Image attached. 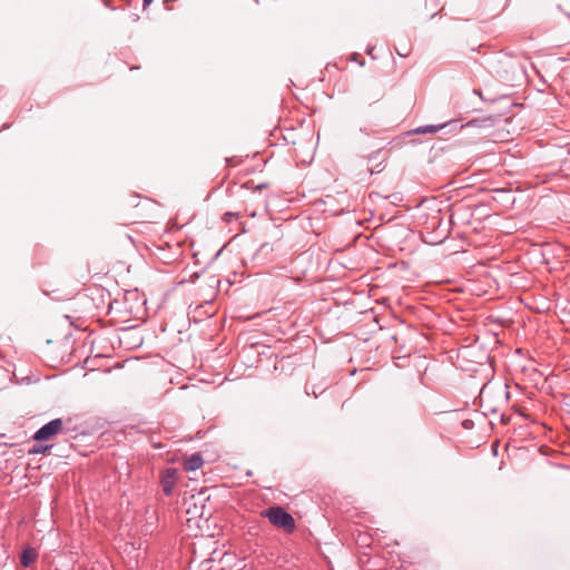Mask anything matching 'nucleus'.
<instances>
[{
  "label": "nucleus",
  "instance_id": "nucleus-1",
  "mask_svg": "<svg viewBox=\"0 0 570 570\" xmlns=\"http://www.w3.org/2000/svg\"><path fill=\"white\" fill-rule=\"evenodd\" d=\"M262 515L267 518L274 527L284 530L286 533H293L296 529L293 515L279 505L263 510Z\"/></svg>",
  "mask_w": 570,
  "mask_h": 570
},
{
  "label": "nucleus",
  "instance_id": "nucleus-2",
  "mask_svg": "<svg viewBox=\"0 0 570 570\" xmlns=\"http://www.w3.org/2000/svg\"><path fill=\"white\" fill-rule=\"evenodd\" d=\"M149 250L151 255L164 264H171L180 256V246L178 243L170 245L167 242L160 240L159 243H153Z\"/></svg>",
  "mask_w": 570,
  "mask_h": 570
},
{
  "label": "nucleus",
  "instance_id": "nucleus-3",
  "mask_svg": "<svg viewBox=\"0 0 570 570\" xmlns=\"http://www.w3.org/2000/svg\"><path fill=\"white\" fill-rule=\"evenodd\" d=\"M65 432L63 421L55 419L41 426L35 434V441H47Z\"/></svg>",
  "mask_w": 570,
  "mask_h": 570
},
{
  "label": "nucleus",
  "instance_id": "nucleus-4",
  "mask_svg": "<svg viewBox=\"0 0 570 570\" xmlns=\"http://www.w3.org/2000/svg\"><path fill=\"white\" fill-rule=\"evenodd\" d=\"M136 217L145 223H153L157 218L158 204L149 198H144L136 205Z\"/></svg>",
  "mask_w": 570,
  "mask_h": 570
},
{
  "label": "nucleus",
  "instance_id": "nucleus-5",
  "mask_svg": "<svg viewBox=\"0 0 570 570\" xmlns=\"http://www.w3.org/2000/svg\"><path fill=\"white\" fill-rule=\"evenodd\" d=\"M178 471L175 468H167L160 474V485L163 492L169 497L173 494L177 483Z\"/></svg>",
  "mask_w": 570,
  "mask_h": 570
},
{
  "label": "nucleus",
  "instance_id": "nucleus-6",
  "mask_svg": "<svg viewBox=\"0 0 570 570\" xmlns=\"http://www.w3.org/2000/svg\"><path fill=\"white\" fill-rule=\"evenodd\" d=\"M38 559V552L36 549L28 547L22 550L20 554V563L24 568H29Z\"/></svg>",
  "mask_w": 570,
  "mask_h": 570
},
{
  "label": "nucleus",
  "instance_id": "nucleus-7",
  "mask_svg": "<svg viewBox=\"0 0 570 570\" xmlns=\"http://www.w3.org/2000/svg\"><path fill=\"white\" fill-rule=\"evenodd\" d=\"M204 464V459L200 453H194L188 456L184 462V469L186 471H196L200 469Z\"/></svg>",
  "mask_w": 570,
  "mask_h": 570
},
{
  "label": "nucleus",
  "instance_id": "nucleus-8",
  "mask_svg": "<svg viewBox=\"0 0 570 570\" xmlns=\"http://www.w3.org/2000/svg\"><path fill=\"white\" fill-rule=\"evenodd\" d=\"M446 125H439V126L426 125V126H421V127H417L416 129H414L413 132H415V134H434V132H436L438 130L442 129Z\"/></svg>",
  "mask_w": 570,
  "mask_h": 570
},
{
  "label": "nucleus",
  "instance_id": "nucleus-9",
  "mask_svg": "<svg viewBox=\"0 0 570 570\" xmlns=\"http://www.w3.org/2000/svg\"><path fill=\"white\" fill-rule=\"evenodd\" d=\"M52 445H42V444H33L32 448L29 449V454H41L48 452Z\"/></svg>",
  "mask_w": 570,
  "mask_h": 570
},
{
  "label": "nucleus",
  "instance_id": "nucleus-10",
  "mask_svg": "<svg viewBox=\"0 0 570 570\" xmlns=\"http://www.w3.org/2000/svg\"><path fill=\"white\" fill-rule=\"evenodd\" d=\"M236 217H238L237 213L227 212V213L224 214L223 220L226 222V223H230L232 219L236 218Z\"/></svg>",
  "mask_w": 570,
  "mask_h": 570
},
{
  "label": "nucleus",
  "instance_id": "nucleus-11",
  "mask_svg": "<svg viewBox=\"0 0 570 570\" xmlns=\"http://www.w3.org/2000/svg\"><path fill=\"white\" fill-rule=\"evenodd\" d=\"M461 425L465 430H471L474 426V422L472 420L466 419L461 422Z\"/></svg>",
  "mask_w": 570,
  "mask_h": 570
},
{
  "label": "nucleus",
  "instance_id": "nucleus-12",
  "mask_svg": "<svg viewBox=\"0 0 570 570\" xmlns=\"http://www.w3.org/2000/svg\"><path fill=\"white\" fill-rule=\"evenodd\" d=\"M478 122V120H472V121H469L466 122L463 127H471V126H475Z\"/></svg>",
  "mask_w": 570,
  "mask_h": 570
},
{
  "label": "nucleus",
  "instance_id": "nucleus-13",
  "mask_svg": "<svg viewBox=\"0 0 570 570\" xmlns=\"http://www.w3.org/2000/svg\"><path fill=\"white\" fill-rule=\"evenodd\" d=\"M169 1L170 0H165V6L167 9H171V7H169V6H171V2H169Z\"/></svg>",
  "mask_w": 570,
  "mask_h": 570
},
{
  "label": "nucleus",
  "instance_id": "nucleus-14",
  "mask_svg": "<svg viewBox=\"0 0 570 570\" xmlns=\"http://www.w3.org/2000/svg\"><path fill=\"white\" fill-rule=\"evenodd\" d=\"M169 1L170 0H165V6L167 9H171V7H169V6H171V2H169Z\"/></svg>",
  "mask_w": 570,
  "mask_h": 570
},
{
  "label": "nucleus",
  "instance_id": "nucleus-15",
  "mask_svg": "<svg viewBox=\"0 0 570 570\" xmlns=\"http://www.w3.org/2000/svg\"><path fill=\"white\" fill-rule=\"evenodd\" d=\"M144 1V6H147V4H150L154 0H142Z\"/></svg>",
  "mask_w": 570,
  "mask_h": 570
}]
</instances>
